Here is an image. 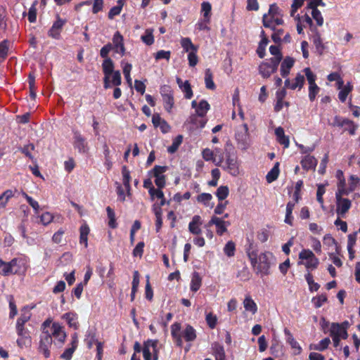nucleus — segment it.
Segmentation results:
<instances>
[{
	"label": "nucleus",
	"mask_w": 360,
	"mask_h": 360,
	"mask_svg": "<svg viewBox=\"0 0 360 360\" xmlns=\"http://www.w3.org/2000/svg\"><path fill=\"white\" fill-rule=\"evenodd\" d=\"M13 196V192L11 190H6L0 196V210L4 208L8 203L9 199Z\"/></svg>",
	"instance_id": "obj_31"
},
{
	"label": "nucleus",
	"mask_w": 360,
	"mask_h": 360,
	"mask_svg": "<svg viewBox=\"0 0 360 360\" xmlns=\"http://www.w3.org/2000/svg\"><path fill=\"white\" fill-rule=\"evenodd\" d=\"M131 65L130 63H125L123 67V74L125 77V79L127 82V83L129 84V86H131V78L130 76V72L131 70Z\"/></svg>",
	"instance_id": "obj_49"
},
{
	"label": "nucleus",
	"mask_w": 360,
	"mask_h": 360,
	"mask_svg": "<svg viewBox=\"0 0 360 360\" xmlns=\"http://www.w3.org/2000/svg\"><path fill=\"white\" fill-rule=\"evenodd\" d=\"M63 319L66 320L70 327L77 328V316L72 313H66L63 315Z\"/></svg>",
	"instance_id": "obj_35"
},
{
	"label": "nucleus",
	"mask_w": 360,
	"mask_h": 360,
	"mask_svg": "<svg viewBox=\"0 0 360 360\" xmlns=\"http://www.w3.org/2000/svg\"><path fill=\"white\" fill-rule=\"evenodd\" d=\"M304 72L305 73L309 84H315L316 75L311 72V69L309 68H306L304 69Z\"/></svg>",
	"instance_id": "obj_58"
},
{
	"label": "nucleus",
	"mask_w": 360,
	"mask_h": 360,
	"mask_svg": "<svg viewBox=\"0 0 360 360\" xmlns=\"http://www.w3.org/2000/svg\"><path fill=\"white\" fill-rule=\"evenodd\" d=\"M162 100L164 102L165 108L168 112H170V110L173 108L174 103L173 94L162 96Z\"/></svg>",
	"instance_id": "obj_44"
},
{
	"label": "nucleus",
	"mask_w": 360,
	"mask_h": 360,
	"mask_svg": "<svg viewBox=\"0 0 360 360\" xmlns=\"http://www.w3.org/2000/svg\"><path fill=\"white\" fill-rule=\"evenodd\" d=\"M345 124H351L350 120L348 119L342 118L339 116H335L333 118V122L330 123V125L333 127H343L345 126Z\"/></svg>",
	"instance_id": "obj_41"
},
{
	"label": "nucleus",
	"mask_w": 360,
	"mask_h": 360,
	"mask_svg": "<svg viewBox=\"0 0 360 360\" xmlns=\"http://www.w3.org/2000/svg\"><path fill=\"white\" fill-rule=\"evenodd\" d=\"M224 252L228 257L233 256L235 252V244L232 241H229L224 247Z\"/></svg>",
	"instance_id": "obj_53"
},
{
	"label": "nucleus",
	"mask_w": 360,
	"mask_h": 360,
	"mask_svg": "<svg viewBox=\"0 0 360 360\" xmlns=\"http://www.w3.org/2000/svg\"><path fill=\"white\" fill-rule=\"evenodd\" d=\"M65 20H62L58 16L57 20L53 23L52 27L49 31V36L53 39H59L60 36V31L63 26L65 25Z\"/></svg>",
	"instance_id": "obj_10"
},
{
	"label": "nucleus",
	"mask_w": 360,
	"mask_h": 360,
	"mask_svg": "<svg viewBox=\"0 0 360 360\" xmlns=\"http://www.w3.org/2000/svg\"><path fill=\"white\" fill-rule=\"evenodd\" d=\"M182 141H183V136L182 135H178L173 141V143L172 144L168 147L167 148V151L169 153H175L179 146L181 145V143H182Z\"/></svg>",
	"instance_id": "obj_36"
},
{
	"label": "nucleus",
	"mask_w": 360,
	"mask_h": 360,
	"mask_svg": "<svg viewBox=\"0 0 360 360\" xmlns=\"http://www.w3.org/2000/svg\"><path fill=\"white\" fill-rule=\"evenodd\" d=\"M157 343L156 340H148L144 343L143 354L145 360H151V353L150 352L149 347H152L153 349H155Z\"/></svg>",
	"instance_id": "obj_20"
},
{
	"label": "nucleus",
	"mask_w": 360,
	"mask_h": 360,
	"mask_svg": "<svg viewBox=\"0 0 360 360\" xmlns=\"http://www.w3.org/2000/svg\"><path fill=\"white\" fill-rule=\"evenodd\" d=\"M180 89L185 93L186 98L190 99L193 96L191 86L188 80L184 82V86Z\"/></svg>",
	"instance_id": "obj_46"
},
{
	"label": "nucleus",
	"mask_w": 360,
	"mask_h": 360,
	"mask_svg": "<svg viewBox=\"0 0 360 360\" xmlns=\"http://www.w3.org/2000/svg\"><path fill=\"white\" fill-rule=\"evenodd\" d=\"M275 134L277 137V141L285 148H288L290 141L289 138L285 135L284 129L281 127H278L275 130Z\"/></svg>",
	"instance_id": "obj_15"
},
{
	"label": "nucleus",
	"mask_w": 360,
	"mask_h": 360,
	"mask_svg": "<svg viewBox=\"0 0 360 360\" xmlns=\"http://www.w3.org/2000/svg\"><path fill=\"white\" fill-rule=\"evenodd\" d=\"M215 360H225V352L224 347L218 342H214L212 345Z\"/></svg>",
	"instance_id": "obj_22"
},
{
	"label": "nucleus",
	"mask_w": 360,
	"mask_h": 360,
	"mask_svg": "<svg viewBox=\"0 0 360 360\" xmlns=\"http://www.w3.org/2000/svg\"><path fill=\"white\" fill-rule=\"evenodd\" d=\"M314 44L316 46V50L319 51V54L321 55L324 49V45L322 43V40L321 39L320 35L317 34L314 38Z\"/></svg>",
	"instance_id": "obj_52"
},
{
	"label": "nucleus",
	"mask_w": 360,
	"mask_h": 360,
	"mask_svg": "<svg viewBox=\"0 0 360 360\" xmlns=\"http://www.w3.org/2000/svg\"><path fill=\"white\" fill-rule=\"evenodd\" d=\"M184 338L186 341H193L196 338L195 330L191 326H187L183 332Z\"/></svg>",
	"instance_id": "obj_30"
},
{
	"label": "nucleus",
	"mask_w": 360,
	"mask_h": 360,
	"mask_svg": "<svg viewBox=\"0 0 360 360\" xmlns=\"http://www.w3.org/2000/svg\"><path fill=\"white\" fill-rule=\"evenodd\" d=\"M279 174V162H276L273 168L266 174V179L268 183L275 181Z\"/></svg>",
	"instance_id": "obj_24"
},
{
	"label": "nucleus",
	"mask_w": 360,
	"mask_h": 360,
	"mask_svg": "<svg viewBox=\"0 0 360 360\" xmlns=\"http://www.w3.org/2000/svg\"><path fill=\"white\" fill-rule=\"evenodd\" d=\"M53 340L47 331H42L39 346V351L43 354L45 358L50 356L49 348L51 347Z\"/></svg>",
	"instance_id": "obj_3"
},
{
	"label": "nucleus",
	"mask_w": 360,
	"mask_h": 360,
	"mask_svg": "<svg viewBox=\"0 0 360 360\" xmlns=\"http://www.w3.org/2000/svg\"><path fill=\"white\" fill-rule=\"evenodd\" d=\"M294 206H295V204L292 202H288V204L286 205V214H285V222L290 225L292 224V213Z\"/></svg>",
	"instance_id": "obj_33"
},
{
	"label": "nucleus",
	"mask_w": 360,
	"mask_h": 360,
	"mask_svg": "<svg viewBox=\"0 0 360 360\" xmlns=\"http://www.w3.org/2000/svg\"><path fill=\"white\" fill-rule=\"evenodd\" d=\"M37 2L35 1L32 6L30 8L28 12V20L30 22H34L37 19V8H36Z\"/></svg>",
	"instance_id": "obj_54"
},
{
	"label": "nucleus",
	"mask_w": 360,
	"mask_h": 360,
	"mask_svg": "<svg viewBox=\"0 0 360 360\" xmlns=\"http://www.w3.org/2000/svg\"><path fill=\"white\" fill-rule=\"evenodd\" d=\"M51 338H54L59 343L64 342L65 340V333L62 330L60 326L58 323H53L51 328L47 330Z\"/></svg>",
	"instance_id": "obj_9"
},
{
	"label": "nucleus",
	"mask_w": 360,
	"mask_h": 360,
	"mask_svg": "<svg viewBox=\"0 0 360 360\" xmlns=\"http://www.w3.org/2000/svg\"><path fill=\"white\" fill-rule=\"evenodd\" d=\"M259 264L257 267V273L267 271L269 268V263L268 262V257L266 253H262L259 257Z\"/></svg>",
	"instance_id": "obj_18"
},
{
	"label": "nucleus",
	"mask_w": 360,
	"mask_h": 360,
	"mask_svg": "<svg viewBox=\"0 0 360 360\" xmlns=\"http://www.w3.org/2000/svg\"><path fill=\"white\" fill-rule=\"evenodd\" d=\"M171 52L169 51L161 50L158 51L155 55V60L166 59L169 60L170 58Z\"/></svg>",
	"instance_id": "obj_56"
},
{
	"label": "nucleus",
	"mask_w": 360,
	"mask_h": 360,
	"mask_svg": "<svg viewBox=\"0 0 360 360\" xmlns=\"http://www.w3.org/2000/svg\"><path fill=\"white\" fill-rule=\"evenodd\" d=\"M304 83V77L301 74H298L295 79V82L291 84L290 89H295L297 87L302 88Z\"/></svg>",
	"instance_id": "obj_48"
},
{
	"label": "nucleus",
	"mask_w": 360,
	"mask_h": 360,
	"mask_svg": "<svg viewBox=\"0 0 360 360\" xmlns=\"http://www.w3.org/2000/svg\"><path fill=\"white\" fill-rule=\"evenodd\" d=\"M283 23L282 19L279 18L278 15L274 18L264 14L263 16V25L265 27H269L275 30V25H281Z\"/></svg>",
	"instance_id": "obj_13"
},
{
	"label": "nucleus",
	"mask_w": 360,
	"mask_h": 360,
	"mask_svg": "<svg viewBox=\"0 0 360 360\" xmlns=\"http://www.w3.org/2000/svg\"><path fill=\"white\" fill-rule=\"evenodd\" d=\"M103 72L104 74L103 83L104 88L108 89L110 87V78L114 71V63L111 58H108L104 59L102 63Z\"/></svg>",
	"instance_id": "obj_5"
},
{
	"label": "nucleus",
	"mask_w": 360,
	"mask_h": 360,
	"mask_svg": "<svg viewBox=\"0 0 360 360\" xmlns=\"http://www.w3.org/2000/svg\"><path fill=\"white\" fill-rule=\"evenodd\" d=\"M122 175H123V184L127 190L128 194H129L130 190V173L126 166L122 167Z\"/></svg>",
	"instance_id": "obj_34"
},
{
	"label": "nucleus",
	"mask_w": 360,
	"mask_h": 360,
	"mask_svg": "<svg viewBox=\"0 0 360 360\" xmlns=\"http://www.w3.org/2000/svg\"><path fill=\"white\" fill-rule=\"evenodd\" d=\"M243 306L246 311L255 314L257 311V307L250 296H246L243 300Z\"/></svg>",
	"instance_id": "obj_17"
},
{
	"label": "nucleus",
	"mask_w": 360,
	"mask_h": 360,
	"mask_svg": "<svg viewBox=\"0 0 360 360\" xmlns=\"http://www.w3.org/2000/svg\"><path fill=\"white\" fill-rule=\"evenodd\" d=\"M235 139L239 149L245 150L250 147V137L247 124H243L242 128L236 131Z\"/></svg>",
	"instance_id": "obj_2"
},
{
	"label": "nucleus",
	"mask_w": 360,
	"mask_h": 360,
	"mask_svg": "<svg viewBox=\"0 0 360 360\" xmlns=\"http://www.w3.org/2000/svg\"><path fill=\"white\" fill-rule=\"evenodd\" d=\"M112 42L114 44V48L116 49V51H120V53L123 56L125 52V49L123 44V37L119 32H117L114 34L112 38Z\"/></svg>",
	"instance_id": "obj_14"
},
{
	"label": "nucleus",
	"mask_w": 360,
	"mask_h": 360,
	"mask_svg": "<svg viewBox=\"0 0 360 360\" xmlns=\"http://www.w3.org/2000/svg\"><path fill=\"white\" fill-rule=\"evenodd\" d=\"M229 190L226 186H219L216 192V195L219 200H223L228 196Z\"/></svg>",
	"instance_id": "obj_37"
},
{
	"label": "nucleus",
	"mask_w": 360,
	"mask_h": 360,
	"mask_svg": "<svg viewBox=\"0 0 360 360\" xmlns=\"http://www.w3.org/2000/svg\"><path fill=\"white\" fill-rule=\"evenodd\" d=\"M209 109V103L205 100H202L196 108V115L199 117H204Z\"/></svg>",
	"instance_id": "obj_25"
},
{
	"label": "nucleus",
	"mask_w": 360,
	"mask_h": 360,
	"mask_svg": "<svg viewBox=\"0 0 360 360\" xmlns=\"http://www.w3.org/2000/svg\"><path fill=\"white\" fill-rule=\"evenodd\" d=\"M319 91V87L315 84H309V97L311 101H313Z\"/></svg>",
	"instance_id": "obj_50"
},
{
	"label": "nucleus",
	"mask_w": 360,
	"mask_h": 360,
	"mask_svg": "<svg viewBox=\"0 0 360 360\" xmlns=\"http://www.w3.org/2000/svg\"><path fill=\"white\" fill-rule=\"evenodd\" d=\"M306 280L309 284V289L311 291H316L319 288V285L316 283H314L313 279V276L310 273H308L306 276Z\"/></svg>",
	"instance_id": "obj_47"
},
{
	"label": "nucleus",
	"mask_w": 360,
	"mask_h": 360,
	"mask_svg": "<svg viewBox=\"0 0 360 360\" xmlns=\"http://www.w3.org/2000/svg\"><path fill=\"white\" fill-rule=\"evenodd\" d=\"M167 169V167L166 166L155 165L153 169V175L155 177L164 176L162 174L165 172Z\"/></svg>",
	"instance_id": "obj_62"
},
{
	"label": "nucleus",
	"mask_w": 360,
	"mask_h": 360,
	"mask_svg": "<svg viewBox=\"0 0 360 360\" xmlns=\"http://www.w3.org/2000/svg\"><path fill=\"white\" fill-rule=\"evenodd\" d=\"M181 45L186 52L190 53L191 51H197V47L193 45L189 38H183L181 40Z\"/></svg>",
	"instance_id": "obj_32"
},
{
	"label": "nucleus",
	"mask_w": 360,
	"mask_h": 360,
	"mask_svg": "<svg viewBox=\"0 0 360 360\" xmlns=\"http://www.w3.org/2000/svg\"><path fill=\"white\" fill-rule=\"evenodd\" d=\"M22 195L25 198L27 202L35 210L36 212L39 211V205L37 201L33 200L30 196H29L26 193L23 192Z\"/></svg>",
	"instance_id": "obj_59"
},
{
	"label": "nucleus",
	"mask_w": 360,
	"mask_h": 360,
	"mask_svg": "<svg viewBox=\"0 0 360 360\" xmlns=\"http://www.w3.org/2000/svg\"><path fill=\"white\" fill-rule=\"evenodd\" d=\"M284 333L288 337L287 341L290 345L292 349H297L298 353H300L301 351V347H300L298 342L293 338L290 331L288 329L285 328Z\"/></svg>",
	"instance_id": "obj_27"
},
{
	"label": "nucleus",
	"mask_w": 360,
	"mask_h": 360,
	"mask_svg": "<svg viewBox=\"0 0 360 360\" xmlns=\"http://www.w3.org/2000/svg\"><path fill=\"white\" fill-rule=\"evenodd\" d=\"M144 243L139 242L133 250V255L134 257H141L143 252Z\"/></svg>",
	"instance_id": "obj_60"
},
{
	"label": "nucleus",
	"mask_w": 360,
	"mask_h": 360,
	"mask_svg": "<svg viewBox=\"0 0 360 360\" xmlns=\"http://www.w3.org/2000/svg\"><path fill=\"white\" fill-rule=\"evenodd\" d=\"M317 164L316 158L311 155H306L301 161L303 169L306 170L314 169Z\"/></svg>",
	"instance_id": "obj_16"
},
{
	"label": "nucleus",
	"mask_w": 360,
	"mask_h": 360,
	"mask_svg": "<svg viewBox=\"0 0 360 360\" xmlns=\"http://www.w3.org/2000/svg\"><path fill=\"white\" fill-rule=\"evenodd\" d=\"M214 224L217 226V233L218 235L221 236L226 232V227L230 225L229 221H226L217 217H212L210 221L205 225V227H210Z\"/></svg>",
	"instance_id": "obj_7"
},
{
	"label": "nucleus",
	"mask_w": 360,
	"mask_h": 360,
	"mask_svg": "<svg viewBox=\"0 0 360 360\" xmlns=\"http://www.w3.org/2000/svg\"><path fill=\"white\" fill-rule=\"evenodd\" d=\"M76 347V343L72 342V346L68 349H66L65 352L60 355V358L65 360H70Z\"/></svg>",
	"instance_id": "obj_45"
},
{
	"label": "nucleus",
	"mask_w": 360,
	"mask_h": 360,
	"mask_svg": "<svg viewBox=\"0 0 360 360\" xmlns=\"http://www.w3.org/2000/svg\"><path fill=\"white\" fill-rule=\"evenodd\" d=\"M330 343V340L328 338H326L323 339L319 342V344L315 345L314 346L311 345L310 348L314 349L315 350L323 351L328 347Z\"/></svg>",
	"instance_id": "obj_39"
},
{
	"label": "nucleus",
	"mask_w": 360,
	"mask_h": 360,
	"mask_svg": "<svg viewBox=\"0 0 360 360\" xmlns=\"http://www.w3.org/2000/svg\"><path fill=\"white\" fill-rule=\"evenodd\" d=\"M206 321L209 327L212 329L214 328L217 325V318L212 313H209L206 315Z\"/></svg>",
	"instance_id": "obj_51"
},
{
	"label": "nucleus",
	"mask_w": 360,
	"mask_h": 360,
	"mask_svg": "<svg viewBox=\"0 0 360 360\" xmlns=\"http://www.w3.org/2000/svg\"><path fill=\"white\" fill-rule=\"evenodd\" d=\"M337 209L336 212L338 215L343 217L351 207L352 202L347 198L340 197V193L335 194Z\"/></svg>",
	"instance_id": "obj_6"
},
{
	"label": "nucleus",
	"mask_w": 360,
	"mask_h": 360,
	"mask_svg": "<svg viewBox=\"0 0 360 360\" xmlns=\"http://www.w3.org/2000/svg\"><path fill=\"white\" fill-rule=\"evenodd\" d=\"M196 53L197 51H191L188 55V63L191 67L195 66L198 62V58L196 55Z\"/></svg>",
	"instance_id": "obj_55"
},
{
	"label": "nucleus",
	"mask_w": 360,
	"mask_h": 360,
	"mask_svg": "<svg viewBox=\"0 0 360 360\" xmlns=\"http://www.w3.org/2000/svg\"><path fill=\"white\" fill-rule=\"evenodd\" d=\"M273 68L270 66L269 63H262L259 67V73L264 78H268L274 72H271Z\"/></svg>",
	"instance_id": "obj_26"
},
{
	"label": "nucleus",
	"mask_w": 360,
	"mask_h": 360,
	"mask_svg": "<svg viewBox=\"0 0 360 360\" xmlns=\"http://www.w3.org/2000/svg\"><path fill=\"white\" fill-rule=\"evenodd\" d=\"M312 10L311 15L313 18L316 21L319 26H321L323 23V19L321 16V12L318 10L317 7H308Z\"/></svg>",
	"instance_id": "obj_38"
},
{
	"label": "nucleus",
	"mask_w": 360,
	"mask_h": 360,
	"mask_svg": "<svg viewBox=\"0 0 360 360\" xmlns=\"http://www.w3.org/2000/svg\"><path fill=\"white\" fill-rule=\"evenodd\" d=\"M262 39L259 44L257 53L260 58H263L265 56V49L268 44L269 40L265 36L264 32L262 30L261 32Z\"/></svg>",
	"instance_id": "obj_21"
},
{
	"label": "nucleus",
	"mask_w": 360,
	"mask_h": 360,
	"mask_svg": "<svg viewBox=\"0 0 360 360\" xmlns=\"http://www.w3.org/2000/svg\"><path fill=\"white\" fill-rule=\"evenodd\" d=\"M53 217L49 212H46L40 217V220L44 225H47L53 221Z\"/></svg>",
	"instance_id": "obj_64"
},
{
	"label": "nucleus",
	"mask_w": 360,
	"mask_h": 360,
	"mask_svg": "<svg viewBox=\"0 0 360 360\" xmlns=\"http://www.w3.org/2000/svg\"><path fill=\"white\" fill-rule=\"evenodd\" d=\"M112 79H110V85L118 86L121 84V73L119 70L113 72L111 75Z\"/></svg>",
	"instance_id": "obj_40"
},
{
	"label": "nucleus",
	"mask_w": 360,
	"mask_h": 360,
	"mask_svg": "<svg viewBox=\"0 0 360 360\" xmlns=\"http://www.w3.org/2000/svg\"><path fill=\"white\" fill-rule=\"evenodd\" d=\"M90 229L86 224L81 226L79 229V242L80 243H83L86 248L88 246V235Z\"/></svg>",
	"instance_id": "obj_19"
},
{
	"label": "nucleus",
	"mask_w": 360,
	"mask_h": 360,
	"mask_svg": "<svg viewBox=\"0 0 360 360\" xmlns=\"http://www.w3.org/2000/svg\"><path fill=\"white\" fill-rule=\"evenodd\" d=\"M351 91V87L349 86H345L338 94V98L342 102H345L349 93Z\"/></svg>",
	"instance_id": "obj_63"
},
{
	"label": "nucleus",
	"mask_w": 360,
	"mask_h": 360,
	"mask_svg": "<svg viewBox=\"0 0 360 360\" xmlns=\"http://www.w3.org/2000/svg\"><path fill=\"white\" fill-rule=\"evenodd\" d=\"M222 158L216 163L217 165L221 167L224 170L228 172L231 175L236 176L240 174L239 162L236 155H231L230 153L226 154V159L224 165H222Z\"/></svg>",
	"instance_id": "obj_1"
},
{
	"label": "nucleus",
	"mask_w": 360,
	"mask_h": 360,
	"mask_svg": "<svg viewBox=\"0 0 360 360\" xmlns=\"http://www.w3.org/2000/svg\"><path fill=\"white\" fill-rule=\"evenodd\" d=\"M212 198V196L211 194L203 193L198 196L197 200L200 202H202L205 205H207Z\"/></svg>",
	"instance_id": "obj_61"
},
{
	"label": "nucleus",
	"mask_w": 360,
	"mask_h": 360,
	"mask_svg": "<svg viewBox=\"0 0 360 360\" xmlns=\"http://www.w3.org/2000/svg\"><path fill=\"white\" fill-rule=\"evenodd\" d=\"M330 335H335L339 338L347 339L348 334L345 327L340 326L338 323H333L330 330Z\"/></svg>",
	"instance_id": "obj_11"
},
{
	"label": "nucleus",
	"mask_w": 360,
	"mask_h": 360,
	"mask_svg": "<svg viewBox=\"0 0 360 360\" xmlns=\"http://www.w3.org/2000/svg\"><path fill=\"white\" fill-rule=\"evenodd\" d=\"M17 259H13L10 262H4L0 259V274L3 276H8V274H14L18 272L16 268Z\"/></svg>",
	"instance_id": "obj_8"
},
{
	"label": "nucleus",
	"mask_w": 360,
	"mask_h": 360,
	"mask_svg": "<svg viewBox=\"0 0 360 360\" xmlns=\"http://www.w3.org/2000/svg\"><path fill=\"white\" fill-rule=\"evenodd\" d=\"M106 211L109 219V226L111 227L112 229L116 228L117 224L115 221V214L113 210L110 207H107Z\"/></svg>",
	"instance_id": "obj_42"
},
{
	"label": "nucleus",
	"mask_w": 360,
	"mask_h": 360,
	"mask_svg": "<svg viewBox=\"0 0 360 360\" xmlns=\"http://www.w3.org/2000/svg\"><path fill=\"white\" fill-rule=\"evenodd\" d=\"M299 258L306 260L304 265L307 269H316L319 264V259L310 250H303L299 254Z\"/></svg>",
	"instance_id": "obj_4"
},
{
	"label": "nucleus",
	"mask_w": 360,
	"mask_h": 360,
	"mask_svg": "<svg viewBox=\"0 0 360 360\" xmlns=\"http://www.w3.org/2000/svg\"><path fill=\"white\" fill-rule=\"evenodd\" d=\"M201 217L199 215H195L188 224V230L192 234L199 235L201 233Z\"/></svg>",
	"instance_id": "obj_12"
},
{
	"label": "nucleus",
	"mask_w": 360,
	"mask_h": 360,
	"mask_svg": "<svg viewBox=\"0 0 360 360\" xmlns=\"http://www.w3.org/2000/svg\"><path fill=\"white\" fill-rule=\"evenodd\" d=\"M142 41L147 45H151L154 42V37L153 35V30H146L145 34L141 36Z\"/></svg>",
	"instance_id": "obj_43"
},
{
	"label": "nucleus",
	"mask_w": 360,
	"mask_h": 360,
	"mask_svg": "<svg viewBox=\"0 0 360 360\" xmlns=\"http://www.w3.org/2000/svg\"><path fill=\"white\" fill-rule=\"evenodd\" d=\"M202 284V278L198 272H194L192 276L191 289L193 292L199 290Z\"/></svg>",
	"instance_id": "obj_23"
},
{
	"label": "nucleus",
	"mask_w": 360,
	"mask_h": 360,
	"mask_svg": "<svg viewBox=\"0 0 360 360\" xmlns=\"http://www.w3.org/2000/svg\"><path fill=\"white\" fill-rule=\"evenodd\" d=\"M30 319V316L22 315L17 321V332L20 336L23 335L24 324Z\"/></svg>",
	"instance_id": "obj_28"
},
{
	"label": "nucleus",
	"mask_w": 360,
	"mask_h": 360,
	"mask_svg": "<svg viewBox=\"0 0 360 360\" xmlns=\"http://www.w3.org/2000/svg\"><path fill=\"white\" fill-rule=\"evenodd\" d=\"M75 146L80 152H85V141L81 136L78 135L75 137Z\"/></svg>",
	"instance_id": "obj_57"
},
{
	"label": "nucleus",
	"mask_w": 360,
	"mask_h": 360,
	"mask_svg": "<svg viewBox=\"0 0 360 360\" xmlns=\"http://www.w3.org/2000/svg\"><path fill=\"white\" fill-rule=\"evenodd\" d=\"M205 82L208 89L214 90L215 89V84L213 82V76L210 69L205 70Z\"/></svg>",
	"instance_id": "obj_29"
}]
</instances>
